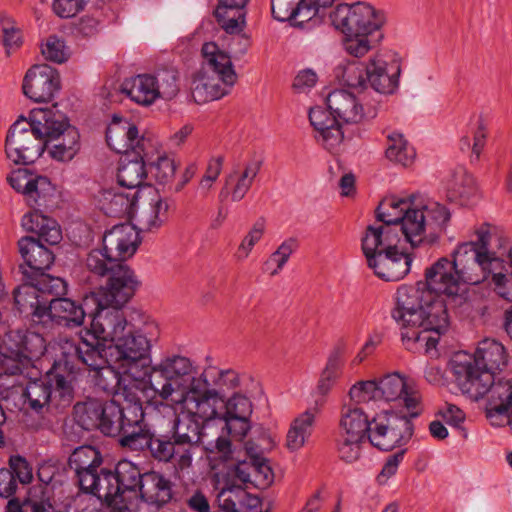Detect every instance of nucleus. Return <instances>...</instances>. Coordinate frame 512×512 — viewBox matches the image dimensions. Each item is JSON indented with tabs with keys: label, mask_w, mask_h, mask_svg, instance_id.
Returning <instances> with one entry per match:
<instances>
[{
	"label": "nucleus",
	"mask_w": 512,
	"mask_h": 512,
	"mask_svg": "<svg viewBox=\"0 0 512 512\" xmlns=\"http://www.w3.org/2000/svg\"><path fill=\"white\" fill-rule=\"evenodd\" d=\"M459 276L451 260L441 257L426 269L424 281L397 289L391 316L402 329L406 350L436 349L450 324L448 305L460 306L465 300L459 293L463 282Z\"/></svg>",
	"instance_id": "nucleus-1"
},
{
	"label": "nucleus",
	"mask_w": 512,
	"mask_h": 512,
	"mask_svg": "<svg viewBox=\"0 0 512 512\" xmlns=\"http://www.w3.org/2000/svg\"><path fill=\"white\" fill-rule=\"evenodd\" d=\"M141 239L135 226L114 225L102 237V248L92 249L86 257L88 271L107 277L109 296L119 302H129L141 285L135 272L125 263L137 251Z\"/></svg>",
	"instance_id": "nucleus-2"
},
{
	"label": "nucleus",
	"mask_w": 512,
	"mask_h": 512,
	"mask_svg": "<svg viewBox=\"0 0 512 512\" xmlns=\"http://www.w3.org/2000/svg\"><path fill=\"white\" fill-rule=\"evenodd\" d=\"M125 305H113L110 312H100L92 328L80 333L97 338L106 353L124 374L139 377L151 364V341L140 330L128 324L122 311Z\"/></svg>",
	"instance_id": "nucleus-3"
},
{
	"label": "nucleus",
	"mask_w": 512,
	"mask_h": 512,
	"mask_svg": "<svg viewBox=\"0 0 512 512\" xmlns=\"http://www.w3.org/2000/svg\"><path fill=\"white\" fill-rule=\"evenodd\" d=\"M61 356L45 373H30L27 381L21 385L20 409L25 414L42 416L49 412L53 401L58 398L56 407H68L75 395L74 366L65 355L64 345Z\"/></svg>",
	"instance_id": "nucleus-4"
},
{
	"label": "nucleus",
	"mask_w": 512,
	"mask_h": 512,
	"mask_svg": "<svg viewBox=\"0 0 512 512\" xmlns=\"http://www.w3.org/2000/svg\"><path fill=\"white\" fill-rule=\"evenodd\" d=\"M330 23L344 35L345 51L363 57L383 38L385 15L366 2L340 3L328 15Z\"/></svg>",
	"instance_id": "nucleus-5"
},
{
	"label": "nucleus",
	"mask_w": 512,
	"mask_h": 512,
	"mask_svg": "<svg viewBox=\"0 0 512 512\" xmlns=\"http://www.w3.org/2000/svg\"><path fill=\"white\" fill-rule=\"evenodd\" d=\"M22 226L37 234V238L24 236L18 240V250L24 261L19 265V271L22 280L27 281L48 270L54 263L55 255L44 243L57 245L62 239V233L55 220L44 216L37 209L23 217Z\"/></svg>",
	"instance_id": "nucleus-6"
},
{
	"label": "nucleus",
	"mask_w": 512,
	"mask_h": 512,
	"mask_svg": "<svg viewBox=\"0 0 512 512\" xmlns=\"http://www.w3.org/2000/svg\"><path fill=\"white\" fill-rule=\"evenodd\" d=\"M201 54L203 63L191 84V96L197 104L222 98L237 81L230 57L216 43H204Z\"/></svg>",
	"instance_id": "nucleus-7"
},
{
	"label": "nucleus",
	"mask_w": 512,
	"mask_h": 512,
	"mask_svg": "<svg viewBox=\"0 0 512 512\" xmlns=\"http://www.w3.org/2000/svg\"><path fill=\"white\" fill-rule=\"evenodd\" d=\"M64 351L74 366V380L80 369L78 365L83 364L95 371V383L100 389L107 393H119L123 378L112 366L113 359L97 338L89 335L85 337L79 333L78 342L67 341L64 344Z\"/></svg>",
	"instance_id": "nucleus-8"
},
{
	"label": "nucleus",
	"mask_w": 512,
	"mask_h": 512,
	"mask_svg": "<svg viewBox=\"0 0 512 512\" xmlns=\"http://www.w3.org/2000/svg\"><path fill=\"white\" fill-rule=\"evenodd\" d=\"M50 110L32 111L29 119L20 116L9 128L5 140V153L15 164L34 163L45 151L44 119Z\"/></svg>",
	"instance_id": "nucleus-9"
},
{
	"label": "nucleus",
	"mask_w": 512,
	"mask_h": 512,
	"mask_svg": "<svg viewBox=\"0 0 512 512\" xmlns=\"http://www.w3.org/2000/svg\"><path fill=\"white\" fill-rule=\"evenodd\" d=\"M450 217L449 210L439 202L416 204L414 198L413 206L408 207L402 216L397 234L401 232L412 247L423 242L434 244L446 231Z\"/></svg>",
	"instance_id": "nucleus-10"
},
{
	"label": "nucleus",
	"mask_w": 512,
	"mask_h": 512,
	"mask_svg": "<svg viewBox=\"0 0 512 512\" xmlns=\"http://www.w3.org/2000/svg\"><path fill=\"white\" fill-rule=\"evenodd\" d=\"M45 350V339L40 334L28 330L10 331L4 346L0 345V375L26 378L30 373L39 374L34 362Z\"/></svg>",
	"instance_id": "nucleus-11"
},
{
	"label": "nucleus",
	"mask_w": 512,
	"mask_h": 512,
	"mask_svg": "<svg viewBox=\"0 0 512 512\" xmlns=\"http://www.w3.org/2000/svg\"><path fill=\"white\" fill-rule=\"evenodd\" d=\"M128 302L113 299L109 296V289L101 288L98 292L85 295L82 300L75 301L67 297L52 298L47 308V320H52L66 328L80 327L84 323L86 315L90 316V327L100 312H110L113 305H125Z\"/></svg>",
	"instance_id": "nucleus-12"
},
{
	"label": "nucleus",
	"mask_w": 512,
	"mask_h": 512,
	"mask_svg": "<svg viewBox=\"0 0 512 512\" xmlns=\"http://www.w3.org/2000/svg\"><path fill=\"white\" fill-rule=\"evenodd\" d=\"M476 235L475 241L459 244L451 260L463 283L470 285L484 281V272L491 266L497 268L500 263L496 252L488 248L491 241L490 225L482 224L476 230Z\"/></svg>",
	"instance_id": "nucleus-13"
},
{
	"label": "nucleus",
	"mask_w": 512,
	"mask_h": 512,
	"mask_svg": "<svg viewBox=\"0 0 512 512\" xmlns=\"http://www.w3.org/2000/svg\"><path fill=\"white\" fill-rule=\"evenodd\" d=\"M139 191L124 193L117 191H106L104 193V202L102 209L110 217H135L140 229L143 231H152L158 229L167 219V213L170 207L168 199L156 196L151 199L148 207L140 212L135 210Z\"/></svg>",
	"instance_id": "nucleus-14"
},
{
	"label": "nucleus",
	"mask_w": 512,
	"mask_h": 512,
	"mask_svg": "<svg viewBox=\"0 0 512 512\" xmlns=\"http://www.w3.org/2000/svg\"><path fill=\"white\" fill-rule=\"evenodd\" d=\"M194 370L191 360L180 355L163 358L159 363L148 366L144 375H148L151 389L163 400L173 401L187 385Z\"/></svg>",
	"instance_id": "nucleus-15"
},
{
	"label": "nucleus",
	"mask_w": 512,
	"mask_h": 512,
	"mask_svg": "<svg viewBox=\"0 0 512 512\" xmlns=\"http://www.w3.org/2000/svg\"><path fill=\"white\" fill-rule=\"evenodd\" d=\"M420 411H410L408 415H398L384 411L372 417V432L369 442L382 451H391L409 442L414 433L412 418L418 417Z\"/></svg>",
	"instance_id": "nucleus-16"
},
{
	"label": "nucleus",
	"mask_w": 512,
	"mask_h": 512,
	"mask_svg": "<svg viewBox=\"0 0 512 512\" xmlns=\"http://www.w3.org/2000/svg\"><path fill=\"white\" fill-rule=\"evenodd\" d=\"M44 139L50 156L61 162L72 160L80 149V134L61 114L50 110L44 119Z\"/></svg>",
	"instance_id": "nucleus-17"
},
{
	"label": "nucleus",
	"mask_w": 512,
	"mask_h": 512,
	"mask_svg": "<svg viewBox=\"0 0 512 512\" xmlns=\"http://www.w3.org/2000/svg\"><path fill=\"white\" fill-rule=\"evenodd\" d=\"M177 446L169 430H156L148 424L130 450L142 452L159 463H173L179 470L190 468L182 461L181 450Z\"/></svg>",
	"instance_id": "nucleus-18"
},
{
	"label": "nucleus",
	"mask_w": 512,
	"mask_h": 512,
	"mask_svg": "<svg viewBox=\"0 0 512 512\" xmlns=\"http://www.w3.org/2000/svg\"><path fill=\"white\" fill-rule=\"evenodd\" d=\"M452 373L455 383L463 394L473 400H479L487 394L494 377L483 370L472 355L467 353L456 354L451 360Z\"/></svg>",
	"instance_id": "nucleus-19"
},
{
	"label": "nucleus",
	"mask_w": 512,
	"mask_h": 512,
	"mask_svg": "<svg viewBox=\"0 0 512 512\" xmlns=\"http://www.w3.org/2000/svg\"><path fill=\"white\" fill-rule=\"evenodd\" d=\"M113 410L115 417L110 426V435L108 437H118L119 444L130 449L145 427V412L143 407L134 405H121L114 400Z\"/></svg>",
	"instance_id": "nucleus-20"
},
{
	"label": "nucleus",
	"mask_w": 512,
	"mask_h": 512,
	"mask_svg": "<svg viewBox=\"0 0 512 512\" xmlns=\"http://www.w3.org/2000/svg\"><path fill=\"white\" fill-rule=\"evenodd\" d=\"M60 88L58 71L47 64L33 65L23 78V94L36 103L50 102Z\"/></svg>",
	"instance_id": "nucleus-21"
},
{
	"label": "nucleus",
	"mask_w": 512,
	"mask_h": 512,
	"mask_svg": "<svg viewBox=\"0 0 512 512\" xmlns=\"http://www.w3.org/2000/svg\"><path fill=\"white\" fill-rule=\"evenodd\" d=\"M68 466L73 471V482L84 493L90 486H94L95 479L104 467L102 452L92 445H82L75 448L68 458Z\"/></svg>",
	"instance_id": "nucleus-22"
},
{
	"label": "nucleus",
	"mask_w": 512,
	"mask_h": 512,
	"mask_svg": "<svg viewBox=\"0 0 512 512\" xmlns=\"http://www.w3.org/2000/svg\"><path fill=\"white\" fill-rule=\"evenodd\" d=\"M114 400L87 398L73 407L75 423L86 431L97 430L105 436L110 435V424L116 413Z\"/></svg>",
	"instance_id": "nucleus-23"
},
{
	"label": "nucleus",
	"mask_w": 512,
	"mask_h": 512,
	"mask_svg": "<svg viewBox=\"0 0 512 512\" xmlns=\"http://www.w3.org/2000/svg\"><path fill=\"white\" fill-rule=\"evenodd\" d=\"M168 430L181 450L182 461L191 466L193 455L203 446L204 425L184 411L174 418Z\"/></svg>",
	"instance_id": "nucleus-24"
},
{
	"label": "nucleus",
	"mask_w": 512,
	"mask_h": 512,
	"mask_svg": "<svg viewBox=\"0 0 512 512\" xmlns=\"http://www.w3.org/2000/svg\"><path fill=\"white\" fill-rule=\"evenodd\" d=\"M106 142L111 150L126 155L131 151H144L151 146L145 137H139L138 128L126 119L114 116L106 130Z\"/></svg>",
	"instance_id": "nucleus-25"
},
{
	"label": "nucleus",
	"mask_w": 512,
	"mask_h": 512,
	"mask_svg": "<svg viewBox=\"0 0 512 512\" xmlns=\"http://www.w3.org/2000/svg\"><path fill=\"white\" fill-rule=\"evenodd\" d=\"M413 257L411 254L400 251L397 244L372 257L371 263H367L375 275L384 281H399L403 279L411 269Z\"/></svg>",
	"instance_id": "nucleus-26"
},
{
	"label": "nucleus",
	"mask_w": 512,
	"mask_h": 512,
	"mask_svg": "<svg viewBox=\"0 0 512 512\" xmlns=\"http://www.w3.org/2000/svg\"><path fill=\"white\" fill-rule=\"evenodd\" d=\"M147 161H149L148 148L123 155L117 172L118 183L131 191L138 190L148 177Z\"/></svg>",
	"instance_id": "nucleus-27"
},
{
	"label": "nucleus",
	"mask_w": 512,
	"mask_h": 512,
	"mask_svg": "<svg viewBox=\"0 0 512 512\" xmlns=\"http://www.w3.org/2000/svg\"><path fill=\"white\" fill-rule=\"evenodd\" d=\"M32 281H24L14 292V304L16 309L24 317L33 322H46L49 300L44 299Z\"/></svg>",
	"instance_id": "nucleus-28"
},
{
	"label": "nucleus",
	"mask_w": 512,
	"mask_h": 512,
	"mask_svg": "<svg viewBox=\"0 0 512 512\" xmlns=\"http://www.w3.org/2000/svg\"><path fill=\"white\" fill-rule=\"evenodd\" d=\"M115 483L120 504H127L129 499H138L140 497L144 472L138 465L130 460H120L114 466Z\"/></svg>",
	"instance_id": "nucleus-29"
},
{
	"label": "nucleus",
	"mask_w": 512,
	"mask_h": 512,
	"mask_svg": "<svg viewBox=\"0 0 512 512\" xmlns=\"http://www.w3.org/2000/svg\"><path fill=\"white\" fill-rule=\"evenodd\" d=\"M309 121L315 131L318 132L317 141L327 150L335 149L343 141L344 133L341 130L340 122L331 110H325L320 106L311 108Z\"/></svg>",
	"instance_id": "nucleus-30"
},
{
	"label": "nucleus",
	"mask_w": 512,
	"mask_h": 512,
	"mask_svg": "<svg viewBox=\"0 0 512 512\" xmlns=\"http://www.w3.org/2000/svg\"><path fill=\"white\" fill-rule=\"evenodd\" d=\"M326 104L338 121L341 120L347 124H357L365 117L373 118L375 116V113L365 114L363 106L356 96L344 89L330 92L326 98Z\"/></svg>",
	"instance_id": "nucleus-31"
},
{
	"label": "nucleus",
	"mask_w": 512,
	"mask_h": 512,
	"mask_svg": "<svg viewBox=\"0 0 512 512\" xmlns=\"http://www.w3.org/2000/svg\"><path fill=\"white\" fill-rule=\"evenodd\" d=\"M401 67L394 61L389 66L386 62L370 59L365 66V75L368 85L381 94H392L398 88Z\"/></svg>",
	"instance_id": "nucleus-32"
},
{
	"label": "nucleus",
	"mask_w": 512,
	"mask_h": 512,
	"mask_svg": "<svg viewBox=\"0 0 512 512\" xmlns=\"http://www.w3.org/2000/svg\"><path fill=\"white\" fill-rule=\"evenodd\" d=\"M139 498L158 509L162 508L173 498V483L158 471H145Z\"/></svg>",
	"instance_id": "nucleus-33"
},
{
	"label": "nucleus",
	"mask_w": 512,
	"mask_h": 512,
	"mask_svg": "<svg viewBox=\"0 0 512 512\" xmlns=\"http://www.w3.org/2000/svg\"><path fill=\"white\" fill-rule=\"evenodd\" d=\"M377 383L380 400H402L408 412L415 411L414 409L419 406L421 400L419 392L410 390L406 385L405 379L398 373L388 374L377 381Z\"/></svg>",
	"instance_id": "nucleus-34"
},
{
	"label": "nucleus",
	"mask_w": 512,
	"mask_h": 512,
	"mask_svg": "<svg viewBox=\"0 0 512 512\" xmlns=\"http://www.w3.org/2000/svg\"><path fill=\"white\" fill-rule=\"evenodd\" d=\"M397 241V229L383 223L381 225H368L361 239V247L367 263H371L372 257H376L378 253L392 249Z\"/></svg>",
	"instance_id": "nucleus-35"
},
{
	"label": "nucleus",
	"mask_w": 512,
	"mask_h": 512,
	"mask_svg": "<svg viewBox=\"0 0 512 512\" xmlns=\"http://www.w3.org/2000/svg\"><path fill=\"white\" fill-rule=\"evenodd\" d=\"M7 512H55L51 490L46 486L35 485L28 489L23 499H9Z\"/></svg>",
	"instance_id": "nucleus-36"
},
{
	"label": "nucleus",
	"mask_w": 512,
	"mask_h": 512,
	"mask_svg": "<svg viewBox=\"0 0 512 512\" xmlns=\"http://www.w3.org/2000/svg\"><path fill=\"white\" fill-rule=\"evenodd\" d=\"M339 426L340 434L369 441L373 425L372 418L362 408L349 405L342 408Z\"/></svg>",
	"instance_id": "nucleus-37"
},
{
	"label": "nucleus",
	"mask_w": 512,
	"mask_h": 512,
	"mask_svg": "<svg viewBox=\"0 0 512 512\" xmlns=\"http://www.w3.org/2000/svg\"><path fill=\"white\" fill-rule=\"evenodd\" d=\"M472 358L493 377L507 365L508 361L505 347L500 342L492 339L481 341Z\"/></svg>",
	"instance_id": "nucleus-38"
},
{
	"label": "nucleus",
	"mask_w": 512,
	"mask_h": 512,
	"mask_svg": "<svg viewBox=\"0 0 512 512\" xmlns=\"http://www.w3.org/2000/svg\"><path fill=\"white\" fill-rule=\"evenodd\" d=\"M263 161L253 158L245 163L244 169L239 172L234 168L225 178L227 185H231V200L238 202L242 200L248 193L254 179L257 177L261 170Z\"/></svg>",
	"instance_id": "nucleus-39"
},
{
	"label": "nucleus",
	"mask_w": 512,
	"mask_h": 512,
	"mask_svg": "<svg viewBox=\"0 0 512 512\" xmlns=\"http://www.w3.org/2000/svg\"><path fill=\"white\" fill-rule=\"evenodd\" d=\"M120 90L135 103L143 106H149L158 99L152 74H139L124 80Z\"/></svg>",
	"instance_id": "nucleus-40"
},
{
	"label": "nucleus",
	"mask_w": 512,
	"mask_h": 512,
	"mask_svg": "<svg viewBox=\"0 0 512 512\" xmlns=\"http://www.w3.org/2000/svg\"><path fill=\"white\" fill-rule=\"evenodd\" d=\"M487 416L492 417L494 414L508 415L512 413V380L500 379L489 388Z\"/></svg>",
	"instance_id": "nucleus-41"
},
{
	"label": "nucleus",
	"mask_w": 512,
	"mask_h": 512,
	"mask_svg": "<svg viewBox=\"0 0 512 512\" xmlns=\"http://www.w3.org/2000/svg\"><path fill=\"white\" fill-rule=\"evenodd\" d=\"M414 196L408 199H398L396 197L384 198L375 210L376 219L383 224L397 229L402 221V216L413 206Z\"/></svg>",
	"instance_id": "nucleus-42"
},
{
	"label": "nucleus",
	"mask_w": 512,
	"mask_h": 512,
	"mask_svg": "<svg viewBox=\"0 0 512 512\" xmlns=\"http://www.w3.org/2000/svg\"><path fill=\"white\" fill-rule=\"evenodd\" d=\"M94 486L88 487L83 494L92 495L104 501L108 506H117L120 504L118 493H115L117 484L115 483L114 469L103 467L97 475Z\"/></svg>",
	"instance_id": "nucleus-43"
},
{
	"label": "nucleus",
	"mask_w": 512,
	"mask_h": 512,
	"mask_svg": "<svg viewBox=\"0 0 512 512\" xmlns=\"http://www.w3.org/2000/svg\"><path fill=\"white\" fill-rule=\"evenodd\" d=\"M477 188L473 176L464 169L453 174L447 189V198L451 202L467 205L476 195Z\"/></svg>",
	"instance_id": "nucleus-44"
},
{
	"label": "nucleus",
	"mask_w": 512,
	"mask_h": 512,
	"mask_svg": "<svg viewBox=\"0 0 512 512\" xmlns=\"http://www.w3.org/2000/svg\"><path fill=\"white\" fill-rule=\"evenodd\" d=\"M315 423V415L307 410L296 417L288 430L286 446L290 451H297L305 445L311 436Z\"/></svg>",
	"instance_id": "nucleus-45"
},
{
	"label": "nucleus",
	"mask_w": 512,
	"mask_h": 512,
	"mask_svg": "<svg viewBox=\"0 0 512 512\" xmlns=\"http://www.w3.org/2000/svg\"><path fill=\"white\" fill-rule=\"evenodd\" d=\"M224 403V400L219 397L218 392L209 394L203 397L189 400L183 403V407L187 413L193 414L194 418L199 419L204 425L205 422L221 418V413L217 411V404Z\"/></svg>",
	"instance_id": "nucleus-46"
},
{
	"label": "nucleus",
	"mask_w": 512,
	"mask_h": 512,
	"mask_svg": "<svg viewBox=\"0 0 512 512\" xmlns=\"http://www.w3.org/2000/svg\"><path fill=\"white\" fill-rule=\"evenodd\" d=\"M499 265L497 268L491 266L484 272L485 280L491 276L490 284L493 291L500 298L512 303V271L507 270L506 261L498 256Z\"/></svg>",
	"instance_id": "nucleus-47"
},
{
	"label": "nucleus",
	"mask_w": 512,
	"mask_h": 512,
	"mask_svg": "<svg viewBox=\"0 0 512 512\" xmlns=\"http://www.w3.org/2000/svg\"><path fill=\"white\" fill-rule=\"evenodd\" d=\"M152 78L158 98L171 100L179 93V72L176 68H160L152 75Z\"/></svg>",
	"instance_id": "nucleus-48"
},
{
	"label": "nucleus",
	"mask_w": 512,
	"mask_h": 512,
	"mask_svg": "<svg viewBox=\"0 0 512 512\" xmlns=\"http://www.w3.org/2000/svg\"><path fill=\"white\" fill-rule=\"evenodd\" d=\"M245 7L230 6L224 3H218L214 16L218 24L229 34H234L242 30L244 24Z\"/></svg>",
	"instance_id": "nucleus-49"
},
{
	"label": "nucleus",
	"mask_w": 512,
	"mask_h": 512,
	"mask_svg": "<svg viewBox=\"0 0 512 512\" xmlns=\"http://www.w3.org/2000/svg\"><path fill=\"white\" fill-rule=\"evenodd\" d=\"M216 392L217 391L215 389L211 388V384L207 379L206 370L198 377L194 376L192 373L189 377L187 385L180 393L176 394L173 402L183 404L189 402V400H194L196 398L214 394Z\"/></svg>",
	"instance_id": "nucleus-50"
},
{
	"label": "nucleus",
	"mask_w": 512,
	"mask_h": 512,
	"mask_svg": "<svg viewBox=\"0 0 512 512\" xmlns=\"http://www.w3.org/2000/svg\"><path fill=\"white\" fill-rule=\"evenodd\" d=\"M386 157L393 162L407 166L412 163L415 157L413 147L409 146L404 140L403 135L392 133L388 136V147L386 149Z\"/></svg>",
	"instance_id": "nucleus-51"
},
{
	"label": "nucleus",
	"mask_w": 512,
	"mask_h": 512,
	"mask_svg": "<svg viewBox=\"0 0 512 512\" xmlns=\"http://www.w3.org/2000/svg\"><path fill=\"white\" fill-rule=\"evenodd\" d=\"M305 0H271V13L274 19L284 22L301 17V23L305 15Z\"/></svg>",
	"instance_id": "nucleus-52"
},
{
	"label": "nucleus",
	"mask_w": 512,
	"mask_h": 512,
	"mask_svg": "<svg viewBox=\"0 0 512 512\" xmlns=\"http://www.w3.org/2000/svg\"><path fill=\"white\" fill-rule=\"evenodd\" d=\"M54 194V187L46 176H35L25 200L31 208L46 206Z\"/></svg>",
	"instance_id": "nucleus-53"
},
{
	"label": "nucleus",
	"mask_w": 512,
	"mask_h": 512,
	"mask_svg": "<svg viewBox=\"0 0 512 512\" xmlns=\"http://www.w3.org/2000/svg\"><path fill=\"white\" fill-rule=\"evenodd\" d=\"M147 169L148 175L150 174L157 183L165 185L174 178L177 164L173 158L167 155H159L156 160H152L149 156Z\"/></svg>",
	"instance_id": "nucleus-54"
},
{
	"label": "nucleus",
	"mask_w": 512,
	"mask_h": 512,
	"mask_svg": "<svg viewBox=\"0 0 512 512\" xmlns=\"http://www.w3.org/2000/svg\"><path fill=\"white\" fill-rule=\"evenodd\" d=\"M28 281H32L31 283L36 285L42 297L48 294L58 298L64 297L67 294L68 285L66 281L60 277L47 274L45 271L36 274L35 277L30 278Z\"/></svg>",
	"instance_id": "nucleus-55"
},
{
	"label": "nucleus",
	"mask_w": 512,
	"mask_h": 512,
	"mask_svg": "<svg viewBox=\"0 0 512 512\" xmlns=\"http://www.w3.org/2000/svg\"><path fill=\"white\" fill-rule=\"evenodd\" d=\"M141 376L134 377L133 375L125 374L126 377L122 380V385L120 386L119 393L124 398V402L121 405H134L138 407H143L142 404V396L143 389L145 384L141 381L148 375L142 374L143 371L139 370Z\"/></svg>",
	"instance_id": "nucleus-56"
},
{
	"label": "nucleus",
	"mask_w": 512,
	"mask_h": 512,
	"mask_svg": "<svg viewBox=\"0 0 512 512\" xmlns=\"http://www.w3.org/2000/svg\"><path fill=\"white\" fill-rule=\"evenodd\" d=\"M241 485L226 479L225 485L221 488L217 496V502L224 512H236L239 503L242 500L240 492H244Z\"/></svg>",
	"instance_id": "nucleus-57"
},
{
	"label": "nucleus",
	"mask_w": 512,
	"mask_h": 512,
	"mask_svg": "<svg viewBox=\"0 0 512 512\" xmlns=\"http://www.w3.org/2000/svg\"><path fill=\"white\" fill-rule=\"evenodd\" d=\"M365 440L339 434L336 439V450L339 458L346 463L356 462L361 456V446Z\"/></svg>",
	"instance_id": "nucleus-58"
},
{
	"label": "nucleus",
	"mask_w": 512,
	"mask_h": 512,
	"mask_svg": "<svg viewBox=\"0 0 512 512\" xmlns=\"http://www.w3.org/2000/svg\"><path fill=\"white\" fill-rule=\"evenodd\" d=\"M349 396L357 404L380 400L378 383L376 380L359 381L350 388Z\"/></svg>",
	"instance_id": "nucleus-59"
},
{
	"label": "nucleus",
	"mask_w": 512,
	"mask_h": 512,
	"mask_svg": "<svg viewBox=\"0 0 512 512\" xmlns=\"http://www.w3.org/2000/svg\"><path fill=\"white\" fill-rule=\"evenodd\" d=\"M222 404L225 411L221 416H251L253 411L250 399L239 393H235Z\"/></svg>",
	"instance_id": "nucleus-60"
},
{
	"label": "nucleus",
	"mask_w": 512,
	"mask_h": 512,
	"mask_svg": "<svg viewBox=\"0 0 512 512\" xmlns=\"http://www.w3.org/2000/svg\"><path fill=\"white\" fill-rule=\"evenodd\" d=\"M0 25L3 33L2 43L6 49V54L9 56L11 49L18 48L21 45V32L15 27L13 21L6 16H0Z\"/></svg>",
	"instance_id": "nucleus-61"
},
{
	"label": "nucleus",
	"mask_w": 512,
	"mask_h": 512,
	"mask_svg": "<svg viewBox=\"0 0 512 512\" xmlns=\"http://www.w3.org/2000/svg\"><path fill=\"white\" fill-rule=\"evenodd\" d=\"M224 420V429L228 435L235 439L242 440L251 429L250 416H221Z\"/></svg>",
	"instance_id": "nucleus-62"
},
{
	"label": "nucleus",
	"mask_w": 512,
	"mask_h": 512,
	"mask_svg": "<svg viewBox=\"0 0 512 512\" xmlns=\"http://www.w3.org/2000/svg\"><path fill=\"white\" fill-rule=\"evenodd\" d=\"M251 468L253 473V484L257 488L265 489L273 483L274 473L267 458L263 461L252 462Z\"/></svg>",
	"instance_id": "nucleus-63"
},
{
	"label": "nucleus",
	"mask_w": 512,
	"mask_h": 512,
	"mask_svg": "<svg viewBox=\"0 0 512 512\" xmlns=\"http://www.w3.org/2000/svg\"><path fill=\"white\" fill-rule=\"evenodd\" d=\"M10 471H13V477L22 485L29 484L33 479L32 467L26 458L20 455H12L8 461Z\"/></svg>",
	"instance_id": "nucleus-64"
}]
</instances>
